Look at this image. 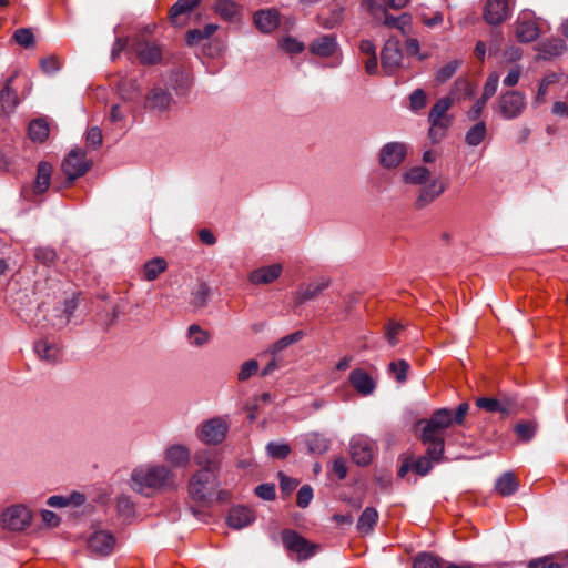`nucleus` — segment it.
I'll return each instance as SVG.
<instances>
[{"label":"nucleus","instance_id":"nucleus-49","mask_svg":"<svg viewBox=\"0 0 568 568\" xmlns=\"http://www.w3.org/2000/svg\"><path fill=\"white\" fill-rule=\"evenodd\" d=\"M266 450L272 458L276 459H284L291 452L290 446L283 443H270Z\"/></svg>","mask_w":568,"mask_h":568},{"label":"nucleus","instance_id":"nucleus-23","mask_svg":"<svg viewBox=\"0 0 568 568\" xmlns=\"http://www.w3.org/2000/svg\"><path fill=\"white\" fill-rule=\"evenodd\" d=\"M336 50L337 43L332 36H322L315 39L310 45V51L321 58L332 57Z\"/></svg>","mask_w":568,"mask_h":568},{"label":"nucleus","instance_id":"nucleus-61","mask_svg":"<svg viewBox=\"0 0 568 568\" xmlns=\"http://www.w3.org/2000/svg\"><path fill=\"white\" fill-rule=\"evenodd\" d=\"M43 524L48 528H55L60 524V518L58 515L51 510L43 509L40 513Z\"/></svg>","mask_w":568,"mask_h":568},{"label":"nucleus","instance_id":"nucleus-16","mask_svg":"<svg viewBox=\"0 0 568 568\" xmlns=\"http://www.w3.org/2000/svg\"><path fill=\"white\" fill-rule=\"evenodd\" d=\"M516 38L520 42H531L539 36V28L530 12H521L515 23Z\"/></svg>","mask_w":568,"mask_h":568},{"label":"nucleus","instance_id":"nucleus-33","mask_svg":"<svg viewBox=\"0 0 568 568\" xmlns=\"http://www.w3.org/2000/svg\"><path fill=\"white\" fill-rule=\"evenodd\" d=\"M85 501V497L82 494L73 493L69 496H51L47 504L50 507L62 508L67 506H80Z\"/></svg>","mask_w":568,"mask_h":568},{"label":"nucleus","instance_id":"nucleus-1","mask_svg":"<svg viewBox=\"0 0 568 568\" xmlns=\"http://www.w3.org/2000/svg\"><path fill=\"white\" fill-rule=\"evenodd\" d=\"M131 488L145 496L176 488L175 473L166 465L145 463L133 468L130 476Z\"/></svg>","mask_w":568,"mask_h":568},{"label":"nucleus","instance_id":"nucleus-34","mask_svg":"<svg viewBox=\"0 0 568 568\" xmlns=\"http://www.w3.org/2000/svg\"><path fill=\"white\" fill-rule=\"evenodd\" d=\"M168 268V263L162 257H154L143 266V276L146 281H154Z\"/></svg>","mask_w":568,"mask_h":568},{"label":"nucleus","instance_id":"nucleus-57","mask_svg":"<svg viewBox=\"0 0 568 568\" xmlns=\"http://www.w3.org/2000/svg\"><path fill=\"white\" fill-rule=\"evenodd\" d=\"M36 258L44 265H51L55 260V252L50 247H39L36 251Z\"/></svg>","mask_w":568,"mask_h":568},{"label":"nucleus","instance_id":"nucleus-51","mask_svg":"<svg viewBox=\"0 0 568 568\" xmlns=\"http://www.w3.org/2000/svg\"><path fill=\"white\" fill-rule=\"evenodd\" d=\"M13 39L18 44L24 48L31 47L34 41L33 33L26 28L18 29L13 34Z\"/></svg>","mask_w":568,"mask_h":568},{"label":"nucleus","instance_id":"nucleus-59","mask_svg":"<svg viewBox=\"0 0 568 568\" xmlns=\"http://www.w3.org/2000/svg\"><path fill=\"white\" fill-rule=\"evenodd\" d=\"M432 460H434L428 454L426 457L418 458L414 465V469L417 474L424 476L432 469Z\"/></svg>","mask_w":568,"mask_h":568},{"label":"nucleus","instance_id":"nucleus-46","mask_svg":"<svg viewBox=\"0 0 568 568\" xmlns=\"http://www.w3.org/2000/svg\"><path fill=\"white\" fill-rule=\"evenodd\" d=\"M278 44L282 50H284L285 52L291 53V54L301 53L305 49V45L303 42L298 41L297 39H295L291 36H286L284 38H282L280 40Z\"/></svg>","mask_w":568,"mask_h":568},{"label":"nucleus","instance_id":"nucleus-12","mask_svg":"<svg viewBox=\"0 0 568 568\" xmlns=\"http://www.w3.org/2000/svg\"><path fill=\"white\" fill-rule=\"evenodd\" d=\"M375 449V443L364 435H356L351 440L352 459L359 466H366L372 462Z\"/></svg>","mask_w":568,"mask_h":568},{"label":"nucleus","instance_id":"nucleus-30","mask_svg":"<svg viewBox=\"0 0 568 568\" xmlns=\"http://www.w3.org/2000/svg\"><path fill=\"white\" fill-rule=\"evenodd\" d=\"M413 568H460L459 566L449 564L444 565L443 560L430 552L419 554L415 560Z\"/></svg>","mask_w":568,"mask_h":568},{"label":"nucleus","instance_id":"nucleus-56","mask_svg":"<svg viewBox=\"0 0 568 568\" xmlns=\"http://www.w3.org/2000/svg\"><path fill=\"white\" fill-rule=\"evenodd\" d=\"M458 68V62L457 61H452V62H448L447 64H445L443 68H440L436 74V79L439 81V82H445L447 81L448 79H450L456 70Z\"/></svg>","mask_w":568,"mask_h":568},{"label":"nucleus","instance_id":"nucleus-54","mask_svg":"<svg viewBox=\"0 0 568 568\" xmlns=\"http://www.w3.org/2000/svg\"><path fill=\"white\" fill-rule=\"evenodd\" d=\"M313 499V489L308 485H304L297 493L296 503L301 508H306Z\"/></svg>","mask_w":568,"mask_h":568},{"label":"nucleus","instance_id":"nucleus-14","mask_svg":"<svg viewBox=\"0 0 568 568\" xmlns=\"http://www.w3.org/2000/svg\"><path fill=\"white\" fill-rule=\"evenodd\" d=\"M163 458L166 466L172 470L174 468H184L190 463L191 452L184 444L172 443L165 447Z\"/></svg>","mask_w":568,"mask_h":568},{"label":"nucleus","instance_id":"nucleus-15","mask_svg":"<svg viewBox=\"0 0 568 568\" xmlns=\"http://www.w3.org/2000/svg\"><path fill=\"white\" fill-rule=\"evenodd\" d=\"M132 50L144 64L158 63L162 58L161 48L154 42L144 40L142 36L134 39Z\"/></svg>","mask_w":568,"mask_h":568},{"label":"nucleus","instance_id":"nucleus-64","mask_svg":"<svg viewBox=\"0 0 568 568\" xmlns=\"http://www.w3.org/2000/svg\"><path fill=\"white\" fill-rule=\"evenodd\" d=\"M448 126L437 123H430L429 138L433 142H439L444 136Z\"/></svg>","mask_w":568,"mask_h":568},{"label":"nucleus","instance_id":"nucleus-52","mask_svg":"<svg viewBox=\"0 0 568 568\" xmlns=\"http://www.w3.org/2000/svg\"><path fill=\"white\" fill-rule=\"evenodd\" d=\"M364 3L375 20L387 10L386 0H364Z\"/></svg>","mask_w":568,"mask_h":568},{"label":"nucleus","instance_id":"nucleus-8","mask_svg":"<svg viewBox=\"0 0 568 568\" xmlns=\"http://www.w3.org/2000/svg\"><path fill=\"white\" fill-rule=\"evenodd\" d=\"M91 162L87 154L79 148L72 149L62 163V170L70 181H73L87 173Z\"/></svg>","mask_w":568,"mask_h":568},{"label":"nucleus","instance_id":"nucleus-6","mask_svg":"<svg viewBox=\"0 0 568 568\" xmlns=\"http://www.w3.org/2000/svg\"><path fill=\"white\" fill-rule=\"evenodd\" d=\"M281 537L285 549L296 555L298 559H308L317 552L316 544L308 541L292 529H284Z\"/></svg>","mask_w":568,"mask_h":568},{"label":"nucleus","instance_id":"nucleus-41","mask_svg":"<svg viewBox=\"0 0 568 568\" xmlns=\"http://www.w3.org/2000/svg\"><path fill=\"white\" fill-rule=\"evenodd\" d=\"M302 337H303V332H301V331L294 332L292 334H288L284 337H282L281 339L275 342L273 344V346L271 347L272 354L276 355V354L281 353L283 349H285L290 345L300 342L302 339Z\"/></svg>","mask_w":568,"mask_h":568},{"label":"nucleus","instance_id":"nucleus-42","mask_svg":"<svg viewBox=\"0 0 568 568\" xmlns=\"http://www.w3.org/2000/svg\"><path fill=\"white\" fill-rule=\"evenodd\" d=\"M388 371L398 383H404L407 379L409 364L405 359L392 362L388 365Z\"/></svg>","mask_w":568,"mask_h":568},{"label":"nucleus","instance_id":"nucleus-20","mask_svg":"<svg viewBox=\"0 0 568 568\" xmlns=\"http://www.w3.org/2000/svg\"><path fill=\"white\" fill-rule=\"evenodd\" d=\"M194 463L200 467L196 473H206L217 477L220 462L217 455L211 450H199L194 455Z\"/></svg>","mask_w":568,"mask_h":568},{"label":"nucleus","instance_id":"nucleus-10","mask_svg":"<svg viewBox=\"0 0 568 568\" xmlns=\"http://www.w3.org/2000/svg\"><path fill=\"white\" fill-rule=\"evenodd\" d=\"M407 151L408 146L404 142H388L379 150V164L385 169H395L404 162Z\"/></svg>","mask_w":568,"mask_h":568},{"label":"nucleus","instance_id":"nucleus-37","mask_svg":"<svg viewBox=\"0 0 568 568\" xmlns=\"http://www.w3.org/2000/svg\"><path fill=\"white\" fill-rule=\"evenodd\" d=\"M378 520V513L375 508L367 507L363 510L357 523V529L363 534H368L373 530Z\"/></svg>","mask_w":568,"mask_h":568},{"label":"nucleus","instance_id":"nucleus-38","mask_svg":"<svg viewBox=\"0 0 568 568\" xmlns=\"http://www.w3.org/2000/svg\"><path fill=\"white\" fill-rule=\"evenodd\" d=\"M199 4V0H178L170 10V19L174 24H179V17L190 12Z\"/></svg>","mask_w":568,"mask_h":568},{"label":"nucleus","instance_id":"nucleus-22","mask_svg":"<svg viewBox=\"0 0 568 568\" xmlns=\"http://www.w3.org/2000/svg\"><path fill=\"white\" fill-rule=\"evenodd\" d=\"M173 103L172 95L162 88H153L146 98V104L150 109L166 111Z\"/></svg>","mask_w":568,"mask_h":568},{"label":"nucleus","instance_id":"nucleus-36","mask_svg":"<svg viewBox=\"0 0 568 568\" xmlns=\"http://www.w3.org/2000/svg\"><path fill=\"white\" fill-rule=\"evenodd\" d=\"M495 487L501 496H509L518 489V481L513 473H505L497 479Z\"/></svg>","mask_w":568,"mask_h":568},{"label":"nucleus","instance_id":"nucleus-44","mask_svg":"<svg viewBox=\"0 0 568 568\" xmlns=\"http://www.w3.org/2000/svg\"><path fill=\"white\" fill-rule=\"evenodd\" d=\"M306 444L308 446V449L315 454H323L328 448V440L320 434L308 435Z\"/></svg>","mask_w":568,"mask_h":568},{"label":"nucleus","instance_id":"nucleus-40","mask_svg":"<svg viewBox=\"0 0 568 568\" xmlns=\"http://www.w3.org/2000/svg\"><path fill=\"white\" fill-rule=\"evenodd\" d=\"M239 7L232 0H217L215 3V11L223 19L231 20L237 13Z\"/></svg>","mask_w":568,"mask_h":568},{"label":"nucleus","instance_id":"nucleus-32","mask_svg":"<svg viewBox=\"0 0 568 568\" xmlns=\"http://www.w3.org/2000/svg\"><path fill=\"white\" fill-rule=\"evenodd\" d=\"M328 285H329L328 280H326L324 277L316 280L315 282L310 283L307 286L298 290L297 300L300 302L311 300V298L315 297L316 295H318L322 291L327 288Z\"/></svg>","mask_w":568,"mask_h":568},{"label":"nucleus","instance_id":"nucleus-55","mask_svg":"<svg viewBox=\"0 0 568 568\" xmlns=\"http://www.w3.org/2000/svg\"><path fill=\"white\" fill-rule=\"evenodd\" d=\"M498 82H499V75L494 72L491 74H489L486 83H485V87H484V92H483V97L484 99L488 100L489 98H491L496 90H497V87H498Z\"/></svg>","mask_w":568,"mask_h":568},{"label":"nucleus","instance_id":"nucleus-11","mask_svg":"<svg viewBox=\"0 0 568 568\" xmlns=\"http://www.w3.org/2000/svg\"><path fill=\"white\" fill-rule=\"evenodd\" d=\"M526 106L524 94L518 91L504 93L498 101L499 112L507 120L518 118Z\"/></svg>","mask_w":568,"mask_h":568},{"label":"nucleus","instance_id":"nucleus-62","mask_svg":"<svg viewBox=\"0 0 568 568\" xmlns=\"http://www.w3.org/2000/svg\"><path fill=\"white\" fill-rule=\"evenodd\" d=\"M402 329L403 326L399 323L388 324L386 329V337L392 346H395L398 343L397 335L400 333Z\"/></svg>","mask_w":568,"mask_h":568},{"label":"nucleus","instance_id":"nucleus-53","mask_svg":"<svg viewBox=\"0 0 568 568\" xmlns=\"http://www.w3.org/2000/svg\"><path fill=\"white\" fill-rule=\"evenodd\" d=\"M102 143V133L98 126L91 128L85 135V144L90 149H97Z\"/></svg>","mask_w":568,"mask_h":568},{"label":"nucleus","instance_id":"nucleus-63","mask_svg":"<svg viewBox=\"0 0 568 568\" xmlns=\"http://www.w3.org/2000/svg\"><path fill=\"white\" fill-rule=\"evenodd\" d=\"M209 296V287L205 284L200 285L199 290L193 294V303L197 307H203L206 304Z\"/></svg>","mask_w":568,"mask_h":568},{"label":"nucleus","instance_id":"nucleus-5","mask_svg":"<svg viewBox=\"0 0 568 568\" xmlns=\"http://www.w3.org/2000/svg\"><path fill=\"white\" fill-rule=\"evenodd\" d=\"M33 514L23 504H14L4 508L0 516L1 527L9 531H23L31 526Z\"/></svg>","mask_w":568,"mask_h":568},{"label":"nucleus","instance_id":"nucleus-35","mask_svg":"<svg viewBox=\"0 0 568 568\" xmlns=\"http://www.w3.org/2000/svg\"><path fill=\"white\" fill-rule=\"evenodd\" d=\"M49 124L44 119H36L30 122L28 128L29 136L32 141L43 142L49 136Z\"/></svg>","mask_w":568,"mask_h":568},{"label":"nucleus","instance_id":"nucleus-21","mask_svg":"<svg viewBox=\"0 0 568 568\" xmlns=\"http://www.w3.org/2000/svg\"><path fill=\"white\" fill-rule=\"evenodd\" d=\"M255 519L252 509L243 506L233 507L227 516V524L235 529L244 528L251 525Z\"/></svg>","mask_w":568,"mask_h":568},{"label":"nucleus","instance_id":"nucleus-50","mask_svg":"<svg viewBox=\"0 0 568 568\" xmlns=\"http://www.w3.org/2000/svg\"><path fill=\"white\" fill-rule=\"evenodd\" d=\"M258 371V363L255 359H250L242 364L237 378L241 382L247 381L250 377L255 375Z\"/></svg>","mask_w":568,"mask_h":568},{"label":"nucleus","instance_id":"nucleus-47","mask_svg":"<svg viewBox=\"0 0 568 568\" xmlns=\"http://www.w3.org/2000/svg\"><path fill=\"white\" fill-rule=\"evenodd\" d=\"M537 424L535 422H521L515 427L517 436L525 442L530 440L535 436Z\"/></svg>","mask_w":568,"mask_h":568},{"label":"nucleus","instance_id":"nucleus-43","mask_svg":"<svg viewBox=\"0 0 568 568\" xmlns=\"http://www.w3.org/2000/svg\"><path fill=\"white\" fill-rule=\"evenodd\" d=\"M190 343L195 346H203L210 341V335L206 331L202 329L199 325H191L187 329Z\"/></svg>","mask_w":568,"mask_h":568},{"label":"nucleus","instance_id":"nucleus-4","mask_svg":"<svg viewBox=\"0 0 568 568\" xmlns=\"http://www.w3.org/2000/svg\"><path fill=\"white\" fill-rule=\"evenodd\" d=\"M216 478L206 473H195L189 483L191 498L204 506L214 503Z\"/></svg>","mask_w":568,"mask_h":568},{"label":"nucleus","instance_id":"nucleus-7","mask_svg":"<svg viewBox=\"0 0 568 568\" xmlns=\"http://www.w3.org/2000/svg\"><path fill=\"white\" fill-rule=\"evenodd\" d=\"M227 429L229 424L224 418L214 417L197 427L196 437L204 444L217 445L224 440Z\"/></svg>","mask_w":568,"mask_h":568},{"label":"nucleus","instance_id":"nucleus-13","mask_svg":"<svg viewBox=\"0 0 568 568\" xmlns=\"http://www.w3.org/2000/svg\"><path fill=\"white\" fill-rule=\"evenodd\" d=\"M511 13L509 0H487L484 7V19L489 24H500Z\"/></svg>","mask_w":568,"mask_h":568},{"label":"nucleus","instance_id":"nucleus-58","mask_svg":"<svg viewBox=\"0 0 568 568\" xmlns=\"http://www.w3.org/2000/svg\"><path fill=\"white\" fill-rule=\"evenodd\" d=\"M256 495L264 500H273L275 498V486L273 484H262L255 488Z\"/></svg>","mask_w":568,"mask_h":568},{"label":"nucleus","instance_id":"nucleus-25","mask_svg":"<svg viewBox=\"0 0 568 568\" xmlns=\"http://www.w3.org/2000/svg\"><path fill=\"white\" fill-rule=\"evenodd\" d=\"M281 272L282 266L280 264L263 266L250 274V281L253 284H270L281 275Z\"/></svg>","mask_w":568,"mask_h":568},{"label":"nucleus","instance_id":"nucleus-45","mask_svg":"<svg viewBox=\"0 0 568 568\" xmlns=\"http://www.w3.org/2000/svg\"><path fill=\"white\" fill-rule=\"evenodd\" d=\"M566 49L560 39H551L540 44V51L548 57L559 55Z\"/></svg>","mask_w":568,"mask_h":568},{"label":"nucleus","instance_id":"nucleus-2","mask_svg":"<svg viewBox=\"0 0 568 568\" xmlns=\"http://www.w3.org/2000/svg\"><path fill=\"white\" fill-rule=\"evenodd\" d=\"M402 178L406 184L422 186L415 200V206L417 209H425L428 206L438 199L447 187V184L439 179H430V171L420 165L407 169L403 173Z\"/></svg>","mask_w":568,"mask_h":568},{"label":"nucleus","instance_id":"nucleus-26","mask_svg":"<svg viewBox=\"0 0 568 568\" xmlns=\"http://www.w3.org/2000/svg\"><path fill=\"white\" fill-rule=\"evenodd\" d=\"M565 566L568 567V552L544 556L528 562V568H564Z\"/></svg>","mask_w":568,"mask_h":568},{"label":"nucleus","instance_id":"nucleus-17","mask_svg":"<svg viewBox=\"0 0 568 568\" xmlns=\"http://www.w3.org/2000/svg\"><path fill=\"white\" fill-rule=\"evenodd\" d=\"M348 381L352 387L362 396H369L376 389V381L363 368H355L349 373Z\"/></svg>","mask_w":568,"mask_h":568},{"label":"nucleus","instance_id":"nucleus-19","mask_svg":"<svg viewBox=\"0 0 568 568\" xmlns=\"http://www.w3.org/2000/svg\"><path fill=\"white\" fill-rule=\"evenodd\" d=\"M402 51L396 40H388L382 51V67L387 73L396 70L402 61Z\"/></svg>","mask_w":568,"mask_h":568},{"label":"nucleus","instance_id":"nucleus-24","mask_svg":"<svg viewBox=\"0 0 568 568\" xmlns=\"http://www.w3.org/2000/svg\"><path fill=\"white\" fill-rule=\"evenodd\" d=\"M450 105H452L450 98L439 99L434 104V106L432 108V110L429 112V116H428L429 123H437V124H443V125L449 126L452 120H450L449 115L447 114V111L449 110Z\"/></svg>","mask_w":568,"mask_h":568},{"label":"nucleus","instance_id":"nucleus-9","mask_svg":"<svg viewBox=\"0 0 568 568\" xmlns=\"http://www.w3.org/2000/svg\"><path fill=\"white\" fill-rule=\"evenodd\" d=\"M87 545L92 554L105 557L113 552L116 540L109 530L97 528L89 535Z\"/></svg>","mask_w":568,"mask_h":568},{"label":"nucleus","instance_id":"nucleus-29","mask_svg":"<svg viewBox=\"0 0 568 568\" xmlns=\"http://www.w3.org/2000/svg\"><path fill=\"white\" fill-rule=\"evenodd\" d=\"M476 406L485 409L489 413H500L503 415L510 414L511 407L508 402L505 400H498L495 398H486L481 397L476 400Z\"/></svg>","mask_w":568,"mask_h":568},{"label":"nucleus","instance_id":"nucleus-48","mask_svg":"<svg viewBox=\"0 0 568 568\" xmlns=\"http://www.w3.org/2000/svg\"><path fill=\"white\" fill-rule=\"evenodd\" d=\"M377 22H381L382 24L389 27V28H397L399 30H403V26H399V22L409 23L410 18L408 14H402L400 17H393L387 13V10L385 11V14H381L379 19H376Z\"/></svg>","mask_w":568,"mask_h":568},{"label":"nucleus","instance_id":"nucleus-3","mask_svg":"<svg viewBox=\"0 0 568 568\" xmlns=\"http://www.w3.org/2000/svg\"><path fill=\"white\" fill-rule=\"evenodd\" d=\"M452 423V412L442 408L432 415L423 429L422 440L428 446L427 454L436 462L440 459L444 453V432Z\"/></svg>","mask_w":568,"mask_h":568},{"label":"nucleus","instance_id":"nucleus-39","mask_svg":"<svg viewBox=\"0 0 568 568\" xmlns=\"http://www.w3.org/2000/svg\"><path fill=\"white\" fill-rule=\"evenodd\" d=\"M486 133L487 130L485 123L478 122L467 131L465 141L470 146H477L485 140Z\"/></svg>","mask_w":568,"mask_h":568},{"label":"nucleus","instance_id":"nucleus-27","mask_svg":"<svg viewBox=\"0 0 568 568\" xmlns=\"http://www.w3.org/2000/svg\"><path fill=\"white\" fill-rule=\"evenodd\" d=\"M34 352L40 359L54 363L59 358L60 348L53 341L43 338L34 344Z\"/></svg>","mask_w":568,"mask_h":568},{"label":"nucleus","instance_id":"nucleus-28","mask_svg":"<svg viewBox=\"0 0 568 568\" xmlns=\"http://www.w3.org/2000/svg\"><path fill=\"white\" fill-rule=\"evenodd\" d=\"M52 171H53V169H52L51 164H49L47 162L39 163L38 171H37V178H36L34 184H33L34 193L42 194L49 189Z\"/></svg>","mask_w":568,"mask_h":568},{"label":"nucleus","instance_id":"nucleus-60","mask_svg":"<svg viewBox=\"0 0 568 568\" xmlns=\"http://www.w3.org/2000/svg\"><path fill=\"white\" fill-rule=\"evenodd\" d=\"M410 106L413 110H419L425 106L426 104V94L423 90L418 89L415 90L410 94Z\"/></svg>","mask_w":568,"mask_h":568},{"label":"nucleus","instance_id":"nucleus-31","mask_svg":"<svg viewBox=\"0 0 568 568\" xmlns=\"http://www.w3.org/2000/svg\"><path fill=\"white\" fill-rule=\"evenodd\" d=\"M11 79H9L4 88L0 92V112L3 114L11 113L18 105L16 92L10 88Z\"/></svg>","mask_w":568,"mask_h":568},{"label":"nucleus","instance_id":"nucleus-18","mask_svg":"<svg viewBox=\"0 0 568 568\" xmlns=\"http://www.w3.org/2000/svg\"><path fill=\"white\" fill-rule=\"evenodd\" d=\"M254 24L263 33H271L280 24V12L274 9H262L254 13Z\"/></svg>","mask_w":568,"mask_h":568}]
</instances>
